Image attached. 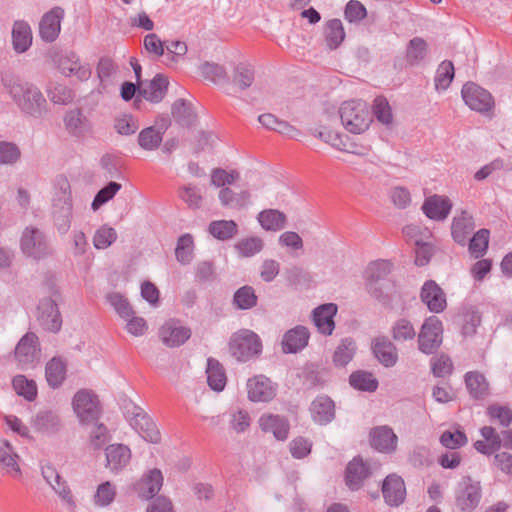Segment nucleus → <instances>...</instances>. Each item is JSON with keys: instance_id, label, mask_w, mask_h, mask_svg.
Returning <instances> with one entry per match:
<instances>
[{"instance_id": "nucleus-28", "label": "nucleus", "mask_w": 512, "mask_h": 512, "mask_svg": "<svg viewBox=\"0 0 512 512\" xmlns=\"http://www.w3.org/2000/svg\"><path fill=\"white\" fill-rule=\"evenodd\" d=\"M161 121L162 123L158 127L150 126L140 131L138 144L142 149L152 151L160 146L163 135L170 125V120L167 118H163Z\"/></svg>"}, {"instance_id": "nucleus-49", "label": "nucleus", "mask_w": 512, "mask_h": 512, "mask_svg": "<svg viewBox=\"0 0 512 512\" xmlns=\"http://www.w3.org/2000/svg\"><path fill=\"white\" fill-rule=\"evenodd\" d=\"M349 383L354 389L367 392L376 391L379 385L372 373L363 370L351 373Z\"/></svg>"}, {"instance_id": "nucleus-39", "label": "nucleus", "mask_w": 512, "mask_h": 512, "mask_svg": "<svg viewBox=\"0 0 512 512\" xmlns=\"http://www.w3.org/2000/svg\"><path fill=\"white\" fill-rule=\"evenodd\" d=\"M465 384L472 398L483 400L489 394V384L483 374L477 371L467 372Z\"/></svg>"}, {"instance_id": "nucleus-8", "label": "nucleus", "mask_w": 512, "mask_h": 512, "mask_svg": "<svg viewBox=\"0 0 512 512\" xmlns=\"http://www.w3.org/2000/svg\"><path fill=\"white\" fill-rule=\"evenodd\" d=\"M73 409L83 425L99 420L101 407L95 394L88 390L78 391L73 398Z\"/></svg>"}, {"instance_id": "nucleus-42", "label": "nucleus", "mask_w": 512, "mask_h": 512, "mask_svg": "<svg viewBox=\"0 0 512 512\" xmlns=\"http://www.w3.org/2000/svg\"><path fill=\"white\" fill-rule=\"evenodd\" d=\"M250 193L243 190L239 193L234 192L228 187H224L219 192V200L224 207L231 209H243L250 203Z\"/></svg>"}, {"instance_id": "nucleus-15", "label": "nucleus", "mask_w": 512, "mask_h": 512, "mask_svg": "<svg viewBox=\"0 0 512 512\" xmlns=\"http://www.w3.org/2000/svg\"><path fill=\"white\" fill-rule=\"evenodd\" d=\"M169 81L163 74H157L147 86L138 89V94L134 100V106L140 108L142 99L152 103H159L165 97L168 90Z\"/></svg>"}, {"instance_id": "nucleus-62", "label": "nucleus", "mask_w": 512, "mask_h": 512, "mask_svg": "<svg viewBox=\"0 0 512 512\" xmlns=\"http://www.w3.org/2000/svg\"><path fill=\"white\" fill-rule=\"evenodd\" d=\"M372 108L373 114L379 122L384 125H390L393 122L392 109L385 97H376Z\"/></svg>"}, {"instance_id": "nucleus-24", "label": "nucleus", "mask_w": 512, "mask_h": 512, "mask_svg": "<svg viewBox=\"0 0 512 512\" xmlns=\"http://www.w3.org/2000/svg\"><path fill=\"white\" fill-rule=\"evenodd\" d=\"M398 438L388 426L375 427L370 432V444L379 452L393 453L397 448Z\"/></svg>"}, {"instance_id": "nucleus-29", "label": "nucleus", "mask_w": 512, "mask_h": 512, "mask_svg": "<svg viewBox=\"0 0 512 512\" xmlns=\"http://www.w3.org/2000/svg\"><path fill=\"white\" fill-rule=\"evenodd\" d=\"M159 336L163 344L167 347H179L191 337V329L184 326H177L173 322H166L160 328Z\"/></svg>"}, {"instance_id": "nucleus-27", "label": "nucleus", "mask_w": 512, "mask_h": 512, "mask_svg": "<svg viewBox=\"0 0 512 512\" xmlns=\"http://www.w3.org/2000/svg\"><path fill=\"white\" fill-rule=\"evenodd\" d=\"M259 426L262 431L272 433L279 441H284L288 438L290 424L284 416L263 414L259 419Z\"/></svg>"}, {"instance_id": "nucleus-32", "label": "nucleus", "mask_w": 512, "mask_h": 512, "mask_svg": "<svg viewBox=\"0 0 512 512\" xmlns=\"http://www.w3.org/2000/svg\"><path fill=\"white\" fill-rule=\"evenodd\" d=\"M310 412L316 423L326 425L335 418L334 401L326 395L318 396L311 403Z\"/></svg>"}, {"instance_id": "nucleus-13", "label": "nucleus", "mask_w": 512, "mask_h": 512, "mask_svg": "<svg viewBox=\"0 0 512 512\" xmlns=\"http://www.w3.org/2000/svg\"><path fill=\"white\" fill-rule=\"evenodd\" d=\"M461 95L465 104L477 112H488L494 106V100L489 91L474 82L465 83Z\"/></svg>"}, {"instance_id": "nucleus-5", "label": "nucleus", "mask_w": 512, "mask_h": 512, "mask_svg": "<svg viewBox=\"0 0 512 512\" xmlns=\"http://www.w3.org/2000/svg\"><path fill=\"white\" fill-rule=\"evenodd\" d=\"M20 248L24 255L35 260L43 259L52 253L46 234L34 226H28L23 230Z\"/></svg>"}, {"instance_id": "nucleus-46", "label": "nucleus", "mask_w": 512, "mask_h": 512, "mask_svg": "<svg viewBox=\"0 0 512 512\" xmlns=\"http://www.w3.org/2000/svg\"><path fill=\"white\" fill-rule=\"evenodd\" d=\"M208 231L216 239L226 241L238 233V225L234 220H216L209 224Z\"/></svg>"}, {"instance_id": "nucleus-56", "label": "nucleus", "mask_w": 512, "mask_h": 512, "mask_svg": "<svg viewBox=\"0 0 512 512\" xmlns=\"http://www.w3.org/2000/svg\"><path fill=\"white\" fill-rule=\"evenodd\" d=\"M15 392L27 401H33L37 397V385L34 380L27 379L24 375H17L12 380Z\"/></svg>"}, {"instance_id": "nucleus-18", "label": "nucleus", "mask_w": 512, "mask_h": 512, "mask_svg": "<svg viewBox=\"0 0 512 512\" xmlns=\"http://www.w3.org/2000/svg\"><path fill=\"white\" fill-rule=\"evenodd\" d=\"M371 350L378 362L386 368L396 365L398 350L395 344L385 335L375 337L371 342Z\"/></svg>"}, {"instance_id": "nucleus-44", "label": "nucleus", "mask_w": 512, "mask_h": 512, "mask_svg": "<svg viewBox=\"0 0 512 512\" xmlns=\"http://www.w3.org/2000/svg\"><path fill=\"white\" fill-rule=\"evenodd\" d=\"M258 221L267 231H279L286 226V215L276 209H266L258 214Z\"/></svg>"}, {"instance_id": "nucleus-1", "label": "nucleus", "mask_w": 512, "mask_h": 512, "mask_svg": "<svg viewBox=\"0 0 512 512\" xmlns=\"http://www.w3.org/2000/svg\"><path fill=\"white\" fill-rule=\"evenodd\" d=\"M1 83L22 113L36 119L47 114V100L35 84L8 72L1 74Z\"/></svg>"}, {"instance_id": "nucleus-23", "label": "nucleus", "mask_w": 512, "mask_h": 512, "mask_svg": "<svg viewBox=\"0 0 512 512\" xmlns=\"http://www.w3.org/2000/svg\"><path fill=\"white\" fill-rule=\"evenodd\" d=\"M421 209L429 219L443 221L448 217L452 203L448 197L434 194L424 200Z\"/></svg>"}, {"instance_id": "nucleus-54", "label": "nucleus", "mask_w": 512, "mask_h": 512, "mask_svg": "<svg viewBox=\"0 0 512 512\" xmlns=\"http://www.w3.org/2000/svg\"><path fill=\"white\" fill-rule=\"evenodd\" d=\"M194 240L189 233L183 234L177 241L175 256L182 265L189 264L193 259Z\"/></svg>"}, {"instance_id": "nucleus-25", "label": "nucleus", "mask_w": 512, "mask_h": 512, "mask_svg": "<svg viewBox=\"0 0 512 512\" xmlns=\"http://www.w3.org/2000/svg\"><path fill=\"white\" fill-rule=\"evenodd\" d=\"M58 68L65 76L75 75L79 80H86L91 75V70L80 63L75 52L69 51L62 54L57 60Z\"/></svg>"}, {"instance_id": "nucleus-48", "label": "nucleus", "mask_w": 512, "mask_h": 512, "mask_svg": "<svg viewBox=\"0 0 512 512\" xmlns=\"http://www.w3.org/2000/svg\"><path fill=\"white\" fill-rule=\"evenodd\" d=\"M356 352L355 341L348 337L341 340L333 354V363L336 367H345L354 357Z\"/></svg>"}, {"instance_id": "nucleus-9", "label": "nucleus", "mask_w": 512, "mask_h": 512, "mask_svg": "<svg viewBox=\"0 0 512 512\" xmlns=\"http://www.w3.org/2000/svg\"><path fill=\"white\" fill-rule=\"evenodd\" d=\"M484 440H478L474 443V448L481 454L491 455L501 447L512 448V430H503L498 434L492 426H484L480 429Z\"/></svg>"}, {"instance_id": "nucleus-52", "label": "nucleus", "mask_w": 512, "mask_h": 512, "mask_svg": "<svg viewBox=\"0 0 512 512\" xmlns=\"http://www.w3.org/2000/svg\"><path fill=\"white\" fill-rule=\"evenodd\" d=\"M166 55L162 62L167 67H173L186 55L188 48L185 42L179 40L166 41Z\"/></svg>"}, {"instance_id": "nucleus-51", "label": "nucleus", "mask_w": 512, "mask_h": 512, "mask_svg": "<svg viewBox=\"0 0 512 512\" xmlns=\"http://www.w3.org/2000/svg\"><path fill=\"white\" fill-rule=\"evenodd\" d=\"M46 93L54 104L66 105L73 101V91L64 84L49 82L46 86Z\"/></svg>"}, {"instance_id": "nucleus-31", "label": "nucleus", "mask_w": 512, "mask_h": 512, "mask_svg": "<svg viewBox=\"0 0 512 512\" xmlns=\"http://www.w3.org/2000/svg\"><path fill=\"white\" fill-rule=\"evenodd\" d=\"M248 398L253 402H267L275 396L271 381L265 376H255L247 382Z\"/></svg>"}, {"instance_id": "nucleus-64", "label": "nucleus", "mask_w": 512, "mask_h": 512, "mask_svg": "<svg viewBox=\"0 0 512 512\" xmlns=\"http://www.w3.org/2000/svg\"><path fill=\"white\" fill-rule=\"evenodd\" d=\"M117 239L116 230L107 225L101 226L96 230L93 237V244L96 249H106Z\"/></svg>"}, {"instance_id": "nucleus-22", "label": "nucleus", "mask_w": 512, "mask_h": 512, "mask_svg": "<svg viewBox=\"0 0 512 512\" xmlns=\"http://www.w3.org/2000/svg\"><path fill=\"white\" fill-rule=\"evenodd\" d=\"M162 485V472L159 469L154 468L147 474H144L142 478L135 483L134 489L140 498L149 500L160 491Z\"/></svg>"}, {"instance_id": "nucleus-34", "label": "nucleus", "mask_w": 512, "mask_h": 512, "mask_svg": "<svg viewBox=\"0 0 512 512\" xmlns=\"http://www.w3.org/2000/svg\"><path fill=\"white\" fill-rule=\"evenodd\" d=\"M12 45L16 53L26 52L32 45V30L24 20H17L12 27Z\"/></svg>"}, {"instance_id": "nucleus-19", "label": "nucleus", "mask_w": 512, "mask_h": 512, "mask_svg": "<svg viewBox=\"0 0 512 512\" xmlns=\"http://www.w3.org/2000/svg\"><path fill=\"white\" fill-rule=\"evenodd\" d=\"M420 297L431 312L440 313L446 308L445 293L434 280H427L423 284Z\"/></svg>"}, {"instance_id": "nucleus-43", "label": "nucleus", "mask_w": 512, "mask_h": 512, "mask_svg": "<svg viewBox=\"0 0 512 512\" xmlns=\"http://www.w3.org/2000/svg\"><path fill=\"white\" fill-rule=\"evenodd\" d=\"M326 45L330 50L337 49L345 38V31L340 19H330L324 26Z\"/></svg>"}, {"instance_id": "nucleus-37", "label": "nucleus", "mask_w": 512, "mask_h": 512, "mask_svg": "<svg viewBox=\"0 0 512 512\" xmlns=\"http://www.w3.org/2000/svg\"><path fill=\"white\" fill-rule=\"evenodd\" d=\"M207 383L209 387L217 392L222 391L227 382L226 372L223 365L215 358L207 359Z\"/></svg>"}, {"instance_id": "nucleus-16", "label": "nucleus", "mask_w": 512, "mask_h": 512, "mask_svg": "<svg viewBox=\"0 0 512 512\" xmlns=\"http://www.w3.org/2000/svg\"><path fill=\"white\" fill-rule=\"evenodd\" d=\"M372 474L371 467L360 456L354 457L346 466L345 483L352 491L359 490Z\"/></svg>"}, {"instance_id": "nucleus-14", "label": "nucleus", "mask_w": 512, "mask_h": 512, "mask_svg": "<svg viewBox=\"0 0 512 512\" xmlns=\"http://www.w3.org/2000/svg\"><path fill=\"white\" fill-rule=\"evenodd\" d=\"M384 501L391 507L400 506L406 498V487L401 476L392 473L385 477L381 485Z\"/></svg>"}, {"instance_id": "nucleus-10", "label": "nucleus", "mask_w": 512, "mask_h": 512, "mask_svg": "<svg viewBox=\"0 0 512 512\" xmlns=\"http://www.w3.org/2000/svg\"><path fill=\"white\" fill-rule=\"evenodd\" d=\"M14 355L22 369L34 367L41 355L38 336L27 332L16 345Z\"/></svg>"}, {"instance_id": "nucleus-40", "label": "nucleus", "mask_w": 512, "mask_h": 512, "mask_svg": "<svg viewBox=\"0 0 512 512\" xmlns=\"http://www.w3.org/2000/svg\"><path fill=\"white\" fill-rule=\"evenodd\" d=\"M171 114L175 122L182 127L192 126L197 119L192 104L185 99H177L173 103Z\"/></svg>"}, {"instance_id": "nucleus-38", "label": "nucleus", "mask_w": 512, "mask_h": 512, "mask_svg": "<svg viewBox=\"0 0 512 512\" xmlns=\"http://www.w3.org/2000/svg\"><path fill=\"white\" fill-rule=\"evenodd\" d=\"M66 130L73 136H83L90 128L89 120L80 109H72L66 112L64 117Z\"/></svg>"}, {"instance_id": "nucleus-7", "label": "nucleus", "mask_w": 512, "mask_h": 512, "mask_svg": "<svg viewBox=\"0 0 512 512\" xmlns=\"http://www.w3.org/2000/svg\"><path fill=\"white\" fill-rule=\"evenodd\" d=\"M443 325L436 316L425 319L418 335V348L427 355L437 352L442 344Z\"/></svg>"}, {"instance_id": "nucleus-60", "label": "nucleus", "mask_w": 512, "mask_h": 512, "mask_svg": "<svg viewBox=\"0 0 512 512\" xmlns=\"http://www.w3.org/2000/svg\"><path fill=\"white\" fill-rule=\"evenodd\" d=\"M201 73L205 79L215 84L227 83L229 80L225 68L216 63L205 62L201 66Z\"/></svg>"}, {"instance_id": "nucleus-30", "label": "nucleus", "mask_w": 512, "mask_h": 512, "mask_svg": "<svg viewBox=\"0 0 512 512\" xmlns=\"http://www.w3.org/2000/svg\"><path fill=\"white\" fill-rule=\"evenodd\" d=\"M309 338V330L305 326L298 325L284 334L282 350L284 353H297L307 346Z\"/></svg>"}, {"instance_id": "nucleus-47", "label": "nucleus", "mask_w": 512, "mask_h": 512, "mask_svg": "<svg viewBox=\"0 0 512 512\" xmlns=\"http://www.w3.org/2000/svg\"><path fill=\"white\" fill-rule=\"evenodd\" d=\"M32 423L37 431L46 433L57 432L61 426L58 415L52 411H40Z\"/></svg>"}, {"instance_id": "nucleus-2", "label": "nucleus", "mask_w": 512, "mask_h": 512, "mask_svg": "<svg viewBox=\"0 0 512 512\" xmlns=\"http://www.w3.org/2000/svg\"><path fill=\"white\" fill-rule=\"evenodd\" d=\"M392 264L387 260L371 262L366 269V287L371 296L383 304L389 303L395 283L389 278Z\"/></svg>"}, {"instance_id": "nucleus-21", "label": "nucleus", "mask_w": 512, "mask_h": 512, "mask_svg": "<svg viewBox=\"0 0 512 512\" xmlns=\"http://www.w3.org/2000/svg\"><path fill=\"white\" fill-rule=\"evenodd\" d=\"M42 475L59 497L66 502L72 510H74L76 503L71 494L70 488L57 470L51 465H46L42 467Z\"/></svg>"}, {"instance_id": "nucleus-4", "label": "nucleus", "mask_w": 512, "mask_h": 512, "mask_svg": "<svg viewBox=\"0 0 512 512\" xmlns=\"http://www.w3.org/2000/svg\"><path fill=\"white\" fill-rule=\"evenodd\" d=\"M261 351V339L250 330H240L234 333L229 340V352L237 361L247 362L258 356Z\"/></svg>"}, {"instance_id": "nucleus-41", "label": "nucleus", "mask_w": 512, "mask_h": 512, "mask_svg": "<svg viewBox=\"0 0 512 512\" xmlns=\"http://www.w3.org/2000/svg\"><path fill=\"white\" fill-rule=\"evenodd\" d=\"M457 318L465 337L474 335L481 323V315L474 306H463Z\"/></svg>"}, {"instance_id": "nucleus-6", "label": "nucleus", "mask_w": 512, "mask_h": 512, "mask_svg": "<svg viewBox=\"0 0 512 512\" xmlns=\"http://www.w3.org/2000/svg\"><path fill=\"white\" fill-rule=\"evenodd\" d=\"M59 292L52 288L48 298L42 299L38 304V321L44 330L57 333L62 327V317L58 309Z\"/></svg>"}, {"instance_id": "nucleus-61", "label": "nucleus", "mask_w": 512, "mask_h": 512, "mask_svg": "<svg viewBox=\"0 0 512 512\" xmlns=\"http://www.w3.org/2000/svg\"><path fill=\"white\" fill-rule=\"evenodd\" d=\"M264 243L260 237L243 238L235 244V249L244 257H251L263 249Z\"/></svg>"}, {"instance_id": "nucleus-11", "label": "nucleus", "mask_w": 512, "mask_h": 512, "mask_svg": "<svg viewBox=\"0 0 512 512\" xmlns=\"http://www.w3.org/2000/svg\"><path fill=\"white\" fill-rule=\"evenodd\" d=\"M482 489L479 481L470 476L463 477L456 492V506L461 512H472L479 504Z\"/></svg>"}, {"instance_id": "nucleus-58", "label": "nucleus", "mask_w": 512, "mask_h": 512, "mask_svg": "<svg viewBox=\"0 0 512 512\" xmlns=\"http://www.w3.org/2000/svg\"><path fill=\"white\" fill-rule=\"evenodd\" d=\"M490 232L488 229L478 230L469 241V252L475 258L482 257L488 248Z\"/></svg>"}, {"instance_id": "nucleus-45", "label": "nucleus", "mask_w": 512, "mask_h": 512, "mask_svg": "<svg viewBox=\"0 0 512 512\" xmlns=\"http://www.w3.org/2000/svg\"><path fill=\"white\" fill-rule=\"evenodd\" d=\"M428 44L421 37L412 38L406 47V62L410 66L419 65L427 56Z\"/></svg>"}, {"instance_id": "nucleus-12", "label": "nucleus", "mask_w": 512, "mask_h": 512, "mask_svg": "<svg viewBox=\"0 0 512 512\" xmlns=\"http://www.w3.org/2000/svg\"><path fill=\"white\" fill-rule=\"evenodd\" d=\"M126 418L129 420L131 426L146 441L153 444H157L161 441V434L156 424L142 408L134 405L131 415L130 412L127 411Z\"/></svg>"}, {"instance_id": "nucleus-3", "label": "nucleus", "mask_w": 512, "mask_h": 512, "mask_svg": "<svg viewBox=\"0 0 512 512\" xmlns=\"http://www.w3.org/2000/svg\"><path fill=\"white\" fill-rule=\"evenodd\" d=\"M339 116L344 128L354 134L366 131L372 122L368 105L362 100H351L342 103Z\"/></svg>"}, {"instance_id": "nucleus-26", "label": "nucleus", "mask_w": 512, "mask_h": 512, "mask_svg": "<svg viewBox=\"0 0 512 512\" xmlns=\"http://www.w3.org/2000/svg\"><path fill=\"white\" fill-rule=\"evenodd\" d=\"M72 200L70 196H64L54 201L53 220L60 234H66L72 221Z\"/></svg>"}, {"instance_id": "nucleus-20", "label": "nucleus", "mask_w": 512, "mask_h": 512, "mask_svg": "<svg viewBox=\"0 0 512 512\" xmlns=\"http://www.w3.org/2000/svg\"><path fill=\"white\" fill-rule=\"evenodd\" d=\"M338 307L334 303H326L318 306L312 312L314 325L319 333L330 336L335 329L334 316L337 314Z\"/></svg>"}, {"instance_id": "nucleus-35", "label": "nucleus", "mask_w": 512, "mask_h": 512, "mask_svg": "<svg viewBox=\"0 0 512 512\" xmlns=\"http://www.w3.org/2000/svg\"><path fill=\"white\" fill-rule=\"evenodd\" d=\"M475 224L473 217L466 211H462L460 216L454 217L451 225V235L453 240L459 245H466L467 238L474 230Z\"/></svg>"}, {"instance_id": "nucleus-33", "label": "nucleus", "mask_w": 512, "mask_h": 512, "mask_svg": "<svg viewBox=\"0 0 512 512\" xmlns=\"http://www.w3.org/2000/svg\"><path fill=\"white\" fill-rule=\"evenodd\" d=\"M106 467L113 473L120 472L131 459L129 447L123 444H112L106 448Z\"/></svg>"}, {"instance_id": "nucleus-63", "label": "nucleus", "mask_w": 512, "mask_h": 512, "mask_svg": "<svg viewBox=\"0 0 512 512\" xmlns=\"http://www.w3.org/2000/svg\"><path fill=\"white\" fill-rule=\"evenodd\" d=\"M121 184L110 181L107 185L101 188L95 195L91 207L94 211L98 210L102 205L110 201L116 193L121 189Z\"/></svg>"}, {"instance_id": "nucleus-53", "label": "nucleus", "mask_w": 512, "mask_h": 512, "mask_svg": "<svg viewBox=\"0 0 512 512\" xmlns=\"http://www.w3.org/2000/svg\"><path fill=\"white\" fill-rule=\"evenodd\" d=\"M454 76L455 69L453 63L449 60L442 61L436 70L434 79L435 89L437 91L446 90L450 86Z\"/></svg>"}, {"instance_id": "nucleus-57", "label": "nucleus", "mask_w": 512, "mask_h": 512, "mask_svg": "<svg viewBox=\"0 0 512 512\" xmlns=\"http://www.w3.org/2000/svg\"><path fill=\"white\" fill-rule=\"evenodd\" d=\"M391 335L396 342H405L413 340L416 336V331L412 323L405 319H398L391 327Z\"/></svg>"}, {"instance_id": "nucleus-59", "label": "nucleus", "mask_w": 512, "mask_h": 512, "mask_svg": "<svg viewBox=\"0 0 512 512\" xmlns=\"http://www.w3.org/2000/svg\"><path fill=\"white\" fill-rule=\"evenodd\" d=\"M107 301L115 309L117 314L123 319H129L135 315V311L130 305L127 298L118 292H113L107 295Z\"/></svg>"}, {"instance_id": "nucleus-36", "label": "nucleus", "mask_w": 512, "mask_h": 512, "mask_svg": "<svg viewBox=\"0 0 512 512\" xmlns=\"http://www.w3.org/2000/svg\"><path fill=\"white\" fill-rule=\"evenodd\" d=\"M67 363L59 356L50 359L45 367V377L48 385L53 388H59L66 379Z\"/></svg>"}, {"instance_id": "nucleus-17", "label": "nucleus", "mask_w": 512, "mask_h": 512, "mask_svg": "<svg viewBox=\"0 0 512 512\" xmlns=\"http://www.w3.org/2000/svg\"><path fill=\"white\" fill-rule=\"evenodd\" d=\"M63 17L64 9L58 6L42 16L39 23V35L43 41L51 43L57 39Z\"/></svg>"}, {"instance_id": "nucleus-55", "label": "nucleus", "mask_w": 512, "mask_h": 512, "mask_svg": "<svg viewBox=\"0 0 512 512\" xmlns=\"http://www.w3.org/2000/svg\"><path fill=\"white\" fill-rule=\"evenodd\" d=\"M255 79V72L251 65L240 63L234 68L232 82L240 90L249 88Z\"/></svg>"}, {"instance_id": "nucleus-50", "label": "nucleus", "mask_w": 512, "mask_h": 512, "mask_svg": "<svg viewBox=\"0 0 512 512\" xmlns=\"http://www.w3.org/2000/svg\"><path fill=\"white\" fill-rule=\"evenodd\" d=\"M232 303L237 309L249 310L257 305L258 296L252 286L244 285L235 291Z\"/></svg>"}]
</instances>
